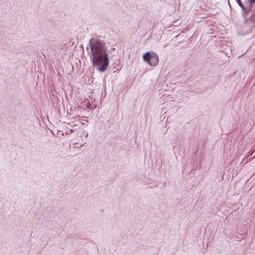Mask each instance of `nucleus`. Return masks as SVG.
<instances>
[{
	"label": "nucleus",
	"instance_id": "nucleus-5",
	"mask_svg": "<svg viewBox=\"0 0 255 255\" xmlns=\"http://www.w3.org/2000/svg\"><path fill=\"white\" fill-rule=\"evenodd\" d=\"M239 6L243 9H244V6L241 0H236Z\"/></svg>",
	"mask_w": 255,
	"mask_h": 255
},
{
	"label": "nucleus",
	"instance_id": "nucleus-1",
	"mask_svg": "<svg viewBox=\"0 0 255 255\" xmlns=\"http://www.w3.org/2000/svg\"><path fill=\"white\" fill-rule=\"evenodd\" d=\"M90 45L93 64H108L109 60L104 46L97 40H91Z\"/></svg>",
	"mask_w": 255,
	"mask_h": 255
},
{
	"label": "nucleus",
	"instance_id": "nucleus-4",
	"mask_svg": "<svg viewBox=\"0 0 255 255\" xmlns=\"http://www.w3.org/2000/svg\"><path fill=\"white\" fill-rule=\"evenodd\" d=\"M108 65H102L101 67L98 68V69L101 72H104L107 69Z\"/></svg>",
	"mask_w": 255,
	"mask_h": 255
},
{
	"label": "nucleus",
	"instance_id": "nucleus-6",
	"mask_svg": "<svg viewBox=\"0 0 255 255\" xmlns=\"http://www.w3.org/2000/svg\"><path fill=\"white\" fill-rule=\"evenodd\" d=\"M249 1L251 5H252V4L255 3V0H249Z\"/></svg>",
	"mask_w": 255,
	"mask_h": 255
},
{
	"label": "nucleus",
	"instance_id": "nucleus-3",
	"mask_svg": "<svg viewBox=\"0 0 255 255\" xmlns=\"http://www.w3.org/2000/svg\"><path fill=\"white\" fill-rule=\"evenodd\" d=\"M158 61L159 60L158 56L156 54L154 53L151 58L150 63L149 64H157V63H158Z\"/></svg>",
	"mask_w": 255,
	"mask_h": 255
},
{
	"label": "nucleus",
	"instance_id": "nucleus-2",
	"mask_svg": "<svg viewBox=\"0 0 255 255\" xmlns=\"http://www.w3.org/2000/svg\"><path fill=\"white\" fill-rule=\"evenodd\" d=\"M154 54V53H150V52H146L143 56V58L146 62H148V63H150V61L151 59V58Z\"/></svg>",
	"mask_w": 255,
	"mask_h": 255
}]
</instances>
